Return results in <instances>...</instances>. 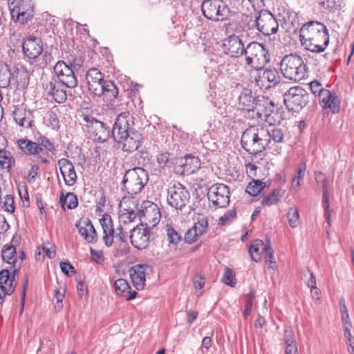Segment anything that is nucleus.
Instances as JSON below:
<instances>
[{"label":"nucleus","instance_id":"f257e3e1","mask_svg":"<svg viewBox=\"0 0 354 354\" xmlns=\"http://www.w3.org/2000/svg\"><path fill=\"white\" fill-rule=\"evenodd\" d=\"M286 129L280 125L258 124L248 127L242 133L241 145L245 151L252 155L267 149H274V153H281L279 145L285 142Z\"/></svg>","mask_w":354,"mask_h":354},{"label":"nucleus","instance_id":"f03ea898","mask_svg":"<svg viewBox=\"0 0 354 354\" xmlns=\"http://www.w3.org/2000/svg\"><path fill=\"white\" fill-rule=\"evenodd\" d=\"M133 120L129 112H122L118 115L112 128V136L124 152L132 153L142 143V134L133 129Z\"/></svg>","mask_w":354,"mask_h":354},{"label":"nucleus","instance_id":"7ed1b4c3","mask_svg":"<svg viewBox=\"0 0 354 354\" xmlns=\"http://www.w3.org/2000/svg\"><path fill=\"white\" fill-rule=\"evenodd\" d=\"M301 44L313 53L323 52L329 43L328 31L320 22L311 21L302 26L299 30Z\"/></svg>","mask_w":354,"mask_h":354},{"label":"nucleus","instance_id":"20e7f679","mask_svg":"<svg viewBox=\"0 0 354 354\" xmlns=\"http://www.w3.org/2000/svg\"><path fill=\"white\" fill-rule=\"evenodd\" d=\"M239 104L241 109L248 111H257V114L261 119L268 120L273 111L274 103L266 99L263 96H258L257 98L252 95L251 90L243 88L239 97Z\"/></svg>","mask_w":354,"mask_h":354},{"label":"nucleus","instance_id":"39448f33","mask_svg":"<svg viewBox=\"0 0 354 354\" xmlns=\"http://www.w3.org/2000/svg\"><path fill=\"white\" fill-rule=\"evenodd\" d=\"M280 70L286 79L299 82L306 77L307 66L301 56L291 53L281 59Z\"/></svg>","mask_w":354,"mask_h":354},{"label":"nucleus","instance_id":"423d86ee","mask_svg":"<svg viewBox=\"0 0 354 354\" xmlns=\"http://www.w3.org/2000/svg\"><path fill=\"white\" fill-rule=\"evenodd\" d=\"M243 55L245 66L256 70H263L270 62L268 50L265 46L257 41L250 42L245 46Z\"/></svg>","mask_w":354,"mask_h":354},{"label":"nucleus","instance_id":"0eeeda50","mask_svg":"<svg viewBox=\"0 0 354 354\" xmlns=\"http://www.w3.org/2000/svg\"><path fill=\"white\" fill-rule=\"evenodd\" d=\"M148 181V172L138 167L127 170L122 183L128 194L136 195L142 191Z\"/></svg>","mask_w":354,"mask_h":354},{"label":"nucleus","instance_id":"6e6552de","mask_svg":"<svg viewBox=\"0 0 354 354\" xmlns=\"http://www.w3.org/2000/svg\"><path fill=\"white\" fill-rule=\"evenodd\" d=\"M83 122L87 128V131L91 135L93 140L104 142L112 136L110 126L106 123L96 120L88 113L83 112L81 115Z\"/></svg>","mask_w":354,"mask_h":354},{"label":"nucleus","instance_id":"1a4fd4ad","mask_svg":"<svg viewBox=\"0 0 354 354\" xmlns=\"http://www.w3.org/2000/svg\"><path fill=\"white\" fill-rule=\"evenodd\" d=\"M201 10L205 18L214 21L225 20L230 16V8L223 0H204Z\"/></svg>","mask_w":354,"mask_h":354},{"label":"nucleus","instance_id":"9d476101","mask_svg":"<svg viewBox=\"0 0 354 354\" xmlns=\"http://www.w3.org/2000/svg\"><path fill=\"white\" fill-rule=\"evenodd\" d=\"M284 104L290 111L299 112L309 101L308 92L301 86L291 87L285 93Z\"/></svg>","mask_w":354,"mask_h":354},{"label":"nucleus","instance_id":"9b49d317","mask_svg":"<svg viewBox=\"0 0 354 354\" xmlns=\"http://www.w3.org/2000/svg\"><path fill=\"white\" fill-rule=\"evenodd\" d=\"M167 203L177 210H182L190 199V193L182 184L178 183L168 189Z\"/></svg>","mask_w":354,"mask_h":354},{"label":"nucleus","instance_id":"f8f14e48","mask_svg":"<svg viewBox=\"0 0 354 354\" xmlns=\"http://www.w3.org/2000/svg\"><path fill=\"white\" fill-rule=\"evenodd\" d=\"M9 8L13 20L21 24L26 23L33 15V5L31 0H17L16 5L12 7L14 1L10 3Z\"/></svg>","mask_w":354,"mask_h":354},{"label":"nucleus","instance_id":"ddd939ff","mask_svg":"<svg viewBox=\"0 0 354 354\" xmlns=\"http://www.w3.org/2000/svg\"><path fill=\"white\" fill-rule=\"evenodd\" d=\"M230 189L223 183H216L208 189L207 198L214 206L223 208L230 203Z\"/></svg>","mask_w":354,"mask_h":354},{"label":"nucleus","instance_id":"4468645a","mask_svg":"<svg viewBox=\"0 0 354 354\" xmlns=\"http://www.w3.org/2000/svg\"><path fill=\"white\" fill-rule=\"evenodd\" d=\"M55 76L64 84L68 88H73L77 86L78 81L72 66L66 64L64 61H58L53 68Z\"/></svg>","mask_w":354,"mask_h":354},{"label":"nucleus","instance_id":"2eb2a0df","mask_svg":"<svg viewBox=\"0 0 354 354\" xmlns=\"http://www.w3.org/2000/svg\"><path fill=\"white\" fill-rule=\"evenodd\" d=\"M257 29L265 35H271L278 31L279 24L270 12H261L256 18Z\"/></svg>","mask_w":354,"mask_h":354},{"label":"nucleus","instance_id":"dca6fc26","mask_svg":"<svg viewBox=\"0 0 354 354\" xmlns=\"http://www.w3.org/2000/svg\"><path fill=\"white\" fill-rule=\"evenodd\" d=\"M86 80L90 93L94 97H100L102 86L106 82L104 75L97 68H89L86 74Z\"/></svg>","mask_w":354,"mask_h":354},{"label":"nucleus","instance_id":"f3484780","mask_svg":"<svg viewBox=\"0 0 354 354\" xmlns=\"http://www.w3.org/2000/svg\"><path fill=\"white\" fill-rule=\"evenodd\" d=\"M55 151L54 144L46 136H39L37 138V144L32 156L36 157L39 163L49 162V152Z\"/></svg>","mask_w":354,"mask_h":354},{"label":"nucleus","instance_id":"a211bd4d","mask_svg":"<svg viewBox=\"0 0 354 354\" xmlns=\"http://www.w3.org/2000/svg\"><path fill=\"white\" fill-rule=\"evenodd\" d=\"M222 49L230 57L239 58L244 55L245 47L239 36L232 35L223 41Z\"/></svg>","mask_w":354,"mask_h":354},{"label":"nucleus","instance_id":"6ab92c4d","mask_svg":"<svg viewBox=\"0 0 354 354\" xmlns=\"http://www.w3.org/2000/svg\"><path fill=\"white\" fill-rule=\"evenodd\" d=\"M66 88L68 87L64 84L53 77L44 84V88L46 92L48 95L52 96L53 100L57 103L66 102L67 99Z\"/></svg>","mask_w":354,"mask_h":354},{"label":"nucleus","instance_id":"aec40b11","mask_svg":"<svg viewBox=\"0 0 354 354\" xmlns=\"http://www.w3.org/2000/svg\"><path fill=\"white\" fill-rule=\"evenodd\" d=\"M130 241L136 248L143 250L149 244L150 234L149 227H144L141 223L140 226L137 225L131 231Z\"/></svg>","mask_w":354,"mask_h":354},{"label":"nucleus","instance_id":"412c9836","mask_svg":"<svg viewBox=\"0 0 354 354\" xmlns=\"http://www.w3.org/2000/svg\"><path fill=\"white\" fill-rule=\"evenodd\" d=\"M176 167L177 171L183 175H189L195 173L201 167L200 159L191 154L180 158Z\"/></svg>","mask_w":354,"mask_h":354},{"label":"nucleus","instance_id":"4be33fe9","mask_svg":"<svg viewBox=\"0 0 354 354\" xmlns=\"http://www.w3.org/2000/svg\"><path fill=\"white\" fill-rule=\"evenodd\" d=\"M24 53L29 59H35L43 52V43L40 38L29 36L23 43Z\"/></svg>","mask_w":354,"mask_h":354},{"label":"nucleus","instance_id":"5701e85b","mask_svg":"<svg viewBox=\"0 0 354 354\" xmlns=\"http://www.w3.org/2000/svg\"><path fill=\"white\" fill-rule=\"evenodd\" d=\"M60 173L64 183L68 186L74 185L77 180V176L73 164L66 158H61L57 161Z\"/></svg>","mask_w":354,"mask_h":354},{"label":"nucleus","instance_id":"b1692460","mask_svg":"<svg viewBox=\"0 0 354 354\" xmlns=\"http://www.w3.org/2000/svg\"><path fill=\"white\" fill-rule=\"evenodd\" d=\"M76 227L78 229L80 234L84 239L89 243H95L97 239V235L95 229L92 223L88 218L80 220Z\"/></svg>","mask_w":354,"mask_h":354},{"label":"nucleus","instance_id":"393cba45","mask_svg":"<svg viewBox=\"0 0 354 354\" xmlns=\"http://www.w3.org/2000/svg\"><path fill=\"white\" fill-rule=\"evenodd\" d=\"M100 223L103 230L102 240L106 246L111 247L113 243L115 233L111 216L109 214H103Z\"/></svg>","mask_w":354,"mask_h":354},{"label":"nucleus","instance_id":"a878e982","mask_svg":"<svg viewBox=\"0 0 354 354\" xmlns=\"http://www.w3.org/2000/svg\"><path fill=\"white\" fill-rule=\"evenodd\" d=\"M13 118L16 123L20 127L31 128L34 122L33 115L30 110L23 106H19L13 111Z\"/></svg>","mask_w":354,"mask_h":354},{"label":"nucleus","instance_id":"bb28decb","mask_svg":"<svg viewBox=\"0 0 354 354\" xmlns=\"http://www.w3.org/2000/svg\"><path fill=\"white\" fill-rule=\"evenodd\" d=\"M132 282L137 290L143 289L145 285V266L144 265H136L131 273Z\"/></svg>","mask_w":354,"mask_h":354},{"label":"nucleus","instance_id":"cd10ccee","mask_svg":"<svg viewBox=\"0 0 354 354\" xmlns=\"http://www.w3.org/2000/svg\"><path fill=\"white\" fill-rule=\"evenodd\" d=\"M102 93L100 97H104V100L108 102H114L118 95V89L116 85L111 81H107L102 86Z\"/></svg>","mask_w":354,"mask_h":354},{"label":"nucleus","instance_id":"c85d7f7f","mask_svg":"<svg viewBox=\"0 0 354 354\" xmlns=\"http://www.w3.org/2000/svg\"><path fill=\"white\" fill-rule=\"evenodd\" d=\"M142 214L146 225H151L155 226L160 221V214L159 210L153 205H150L145 210L142 211Z\"/></svg>","mask_w":354,"mask_h":354},{"label":"nucleus","instance_id":"c756f323","mask_svg":"<svg viewBox=\"0 0 354 354\" xmlns=\"http://www.w3.org/2000/svg\"><path fill=\"white\" fill-rule=\"evenodd\" d=\"M15 165V159L11 153L5 149H0V167L10 172L12 167Z\"/></svg>","mask_w":354,"mask_h":354},{"label":"nucleus","instance_id":"7c9ffc66","mask_svg":"<svg viewBox=\"0 0 354 354\" xmlns=\"http://www.w3.org/2000/svg\"><path fill=\"white\" fill-rule=\"evenodd\" d=\"M37 144L36 141H32L27 138H21L16 141V145L26 156H32Z\"/></svg>","mask_w":354,"mask_h":354},{"label":"nucleus","instance_id":"2f4dec72","mask_svg":"<svg viewBox=\"0 0 354 354\" xmlns=\"http://www.w3.org/2000/svg\"><path fill=\"white\" fill-rule=\"evenodd\" d=\"M285 190L281 188L274 189L272 192L263 197L261 201L263 205L270 206L277 204L283 196Z\"/></svg>","mask_w":354,"mask_h":354},{"label":"nucleus","instance_id":"473e14b6","mask_svg":"<svg viewBox=\"0 0 354 354\" xmlns=\"http://www.w3.org/2000/svg\"><path fill=\"white\" fill-rule=\"evenodd\" d=\"M266 247V244L263 241L256 239L252 242L248 250V252L251 259L255 262H258L261 259V252H263V248Z\"/></svg>","mask_w":354,"mask_h":354},{"label":"nucleus","instance_id":"72a5a7b5","mask_svg":"<svg viewBox=\"0 0 354 354\" xmlns=\"http://www.w3.org/2000/svg\"><path fill=\"white\" fill-rule=\"evenodd\" d=\"M12 77H15L18 83L23 85L27 84L29 82V72L25 66L21 64H17L12 72Z\"/></svg>","mask_w":354,"mask_h":354},{"label":"nucleus","instance_id":"f704fd0d","mask_svg":"<svg viewBox=\"0 0 354 354\" xmlns=\"http://www.w3.org/2000/svg\"><path fill=\"white\" fill-rule=\"evenodd\" d=\"M16 248L12 244L5 245L1 250V257L3 261L8 264L18 262L16 258Z\"/></svg>","mask_w":354,"mask_h":354},{"label":"nucleus","instance_id":"c9c22d12","mask_svg":"<svg viewBox=\"0 0 354 354\" xmlns=\"http://www.w3.org/2000/svg\"><path fill=\"white\" fill-rule=\"evenodd\" d=\"M59 202L62 206L66 205L69 209L75 208L78 205L77 197L72 192H68L66 195H64V192H62Z\"/></svg>","mask_w":354,"mask_h":354},{"label":"nucleus","instance_id":"e433bc0d","mask_svg":"<svg viewBox=\"0 0 354 354\" xmlns=\"http://www.w3.org/2000/svg\"><path fill=\"white\" fill-rule=\"evenodd\" d=\"M262 77L264 80L272 84L274 86L279 83L280 76L275 68H266L262 73Z\"/></svg>","mask_w":354,"mask_h":354},{"label":"nucleus","instance_id":"4c0bfd02","mask_svg":"<svg viewBox=\"0 0 354 354\" xmlns=\"http://www.w3.org/2000/svg\"><path fill=\"white\" fill-rule=\"evenodd\" d=\"M113 244H114L113 253L115 257H124L127 255L130 251V247L127 241H113Z\"/></svg>","mask_w":354,"mask_h":354},{"label":"nucleus","instance_id":"58836bf2","mask_svg":"<svg viewBox=\"0 0 354 354\" xmlns=\"http://www.w3.org/2000/svg\"><path fill=\"white\" fill-rule=\"evenodd\" d=\"M340 306V314H341V319L343 324L344 329L346 328H352V323L351 322L348 311L347 307L346 306L345 299L344 298H341L339 301Z\"/></svg>","mask_w":354,"mask_h":354},{"label":"nucleus","instance_id":"ea45409f","mask_svg":"<svg viewBox=\"0 0 354 354\" xmlns=\"http://www.w3.org/2000/svg\"><path fill=\"white\" fill-rule=\"evenodd\" d=\"M266 187V183L260 180H253L247 187L246 192L252 196L258 195Z\"/></svg>","mask_w":354,"mask_h":354},{"label":"nucleus","instance_id":"a19ab883","mask_svg":"<svg viewBox=\"0 0 354 354\" xmlns=\"http://www.w3.org/2000/svg\"><path fill=\"white\" fill-rule=\"evenodd\" d=\"M315 179L316 183L321 185L323 189V198H329L328 196V179L321 171H315Z\"/></svg>","mask_w":354,"mask_h":354},{"label":"nucleus","instance_id":"79ce46f5","mask_svg":"<svg viewBox=\"0 0 354 354\" xmlns=\"http://www.w3.org/2000/svg\"><path fill=\"white\" fill-rule=\"evenodd\" d=\"M114 288L115 293L122 297H126V293L131 289L129 284L124 279H117L114 283Z\"/></svg>","mask_w":354,"mask_h":354},{"label":"nucleus","instance_id":"37998d69","mask_svg":"<svg viewBox=\"0 0 354 354\" xmlns=\"http://www.w3.org/2000/svg\"><path fill=\"white\" fill-rule=\"evenodd\" d=\"M10 76L7 64L0 62V86L6 87L10 84Z\"/></svg>","mask_w":354,"mask_h":354},{"label":"nucleus","instance_id":"c03bdc74","mask_svg":"<svg viewBox=\"0 0 354 354\" xmlns=\"http://www.w3.org/2000/svg\"><path fill=\"white\" fill-rule=\"evenodd\" d=\"M263 252L266 254L265 259L266 263L270 264L268 268L274 270V268L272 266V263H275L274 251L271 247L270 241L268 239H266V247L263 248Z\"/></svg>","mask_w":354,"mask_h":354},{"label":"nucleus","instance_id":"a18cd8bd","mask_svg":"<svg viewBox=\"0 0 354 354\" xmlns=\"http://www.w3.org/2000/svg\"><path fill=\"white\" fill-rule=\"evenodd\" d=\"M287 217L289 225L295 228L298 225L299 214V211L296 207H290L287 212Z\"/></svg>","mask_w":354,"mask_h":354},{"label":"nucleus","instance_id":"49530a36","mask_svg":"<svg viewBox=\"0 0 354 354\" xmlns=\"http://www.w3.org/2000/svg\"><path fill=\"white\" fill-rule=\"evenodd\" d=\"M235 273L234 272L229 268H225V272L222 279L223 283L230 287H234L236 284L235 281Z\"/></svg>","mask_w":354,"mask_h":354},{"label":"nucleus","instance_id":"de8ad7c7","mask_svg":"<svg viewBox=\"0 0 354 354\" xmlns=\"http://www.w3.org/2000/svg\"><path fill=\"white\" fill-rule=\"evenodd\" d=\"M166 231L168 241L171 244H178L181 239V237L178 233L169 225H167Z\"/></svg>","mask_w":354,"mask_h":354},{"label":"nucleus","instance_id":"09e8293b","mask_svg":"<svg viewBox=\"0 0 354 354\" xmlns=\"http://www.w3.org/2000/svg\"><path fill=\"white\" fill-rule=\"evenodd\" d=\"M323 108L329 109L333 113L339 112L340 109V101L337 96L333 94V95H332V97L328 100L327 104H326V106H323Z\"/></svg>","mask_w":354,"mask_h":354},{"label":"nucleus","instance_id":"8fccbe9b","mask_svg":"<svg viewBox=\"0 0 354 354\" xmlns=\"http://www.w3.org/2000/svg\"><path fill=\"white\" fill-rule=\"evenodd\" d=\"M192 227L201 236L207 232V229L208 227L207 218L205 217H203L202 218L199 219L196 223H195Z\"/></svg>","mask_w":354,"mask_h":354},{"label":"nucleus","instance_id":"3c124183","mask_svg":"<svg viewBox=\"0 0 354 354\" xmlns=\"http://www.w3.org/2000/svg\"><path fill=\"white\" fill-rule=\"evenodd\" d=\"M14 277H10V272L8 269H3L0 271V285H13Z\"/></svg>","mask_w":354,"mask_h":354},{"label":"nucleus","instance_id":"603ef678","mask_svg":"<svg viewBox=\"0 0 354 354\" xmlns=\"http://www.w3.org/2000/svg\"><path fill=\"white\" fill-rule=\"evenodd\" d=\"M306 170V161L303 160L298 165L297 173L294 176V182L297 181V187L300 186V180H302L304 176L305 171Z\"/></svg>","mask_w":354,"mask_h":354},{"label":"nucleus","instance_id":"864d4df0","mask_svg":"<svg viewBox=\"0 0 354 354\" xmlns=\"http://www.w3.org/2000/svg\"><path fill=\"white\" fill-rule=\"evenodd\" d=\"M236 212L235 209L227 211L223 216L219 218L218 224L226 225L229 224L236 217Z\"/></svg>","mask_w":354,"mask_h":354},{"label":"nucleus","instance_id":"5fc2aeb1","mask_svg":"<svg viewBox=\"0 0 354 354\" xmlns=\"http://www.w3.org/2000/svg\"><path fill=\"white\" fill-rule=\"evenodd\" d=\"M3 209L9 213H13L15 209L14 197L12 195H6L3 201Z\"/></svg>","mask_w":354,"mask_h":354},{"label":"nucleus","instance_id":"6e6d98bb","mask_svg":"<svg viewBox=\"0 0 354 354\" xmlns=\"http://www.w3.org/2000/svg\"><path fill=\"white\" fill-rule=\"evenodd\" d=\"M200 237L201 235L192 227L185 233L184 239L187 243L191 244L196 241Z\"/></svg>","mask_w":354,"mask_h":354},{"label":"nucleus","instance_id":"4d7b16f0","mask_svg":"<svg viewBox=\"0 0 354 354\" xmlns=\"http://www.w3.org/2000/svg\"><path fill=\"white\" fill-rule=\"evenodd\" d=\"M15 291V286L10 283L9 286L0 285V304L4 302L6 295H11Z\"/></svg>","mask_w":354,"mask_h":354},{"label":"nucleus","instance_id":"13d9d810","mask_svg":"<svg viewBox=\"0 0 354 354\" xmlns=\"http://www.w3.org/2000/svg\"><path fill=\"white\" fill-rule=\"evenodd\" d=\"M318 98L320 104L322 106H326V104L328 102V100L333 95V93H332L330 91L327 89H324L318 95Z\"/></svg>","mask_w":354,"mask_h":354},{"label":"nucleus","instance_id":"bf43d9fd","mask_svg":"<svg viewBox=\"0 0 354 354\" xmlns=\"http://www.w3.org/2000/svg\"><path fill=\"white\" fill-rule=\"evenodd\" d=\"M284 343L285 344L296 343L295 334L291 326H286L285 327Z\"/></svg>","mask_w":354,"mask_h":354},{"label":"nucleus","instance_id":"052dcab7","mask_svg":"<svg viewBox=\"0 0 354 354\" xmlns=\"http://www.w3.org/2000/svg\"><path fill=\"white\" fill-rule=\"evenodd\" d=\"M157 162L160 169H165L169 161L168 153H161L157 156Z\"/></svg>","mask_w":354,"mask_h":354},{"label":"nucleus","instance_id":"680f3d73","mask_svg":"<svg viewBox=\"0 0 354 354\" xmlns=\"http://www.w3.org/2000/svg\"><path fill=\"white\" fill-rule=\"evenodd\" d=\"M262 70H256L255 68H250V75L258 86L263 85V79L262 74H261Z\"/></svg>","mask_w":354,"mask_h":354},{"label":"nucleus","instance_id":"e2e57ef3","mask_svg":"<svg viewBox=\"0 0 354 354\" xmlns=\"http://www.w3.org/2000/svg\"><path fill=\"white\" fill-rule=\"evenodd\" d=\"M324 216L326 218L327 224L329 227L330 225V223H331L330 216H331V212H332V210L330 209V207H329V198H328L327 199L324 198Z\"/></svg>","mask_w":354,"mask_h":354},{"label":"nucleus","instance_id":"0e129e2a","mask_svg":"<svg viewBox=\"0 0 354 354\" xmlns=\"http://www.w3.org/2000/svg\"><path fill=\"white\" fill-rule=\"evenodd\" d=\"M91 256L93 261L100 263H102L104 260V257L103 255V252L100 250H95L93 248L90 249Z\"/></svg>","mask_w":354,"mask_h":354},{"label":"nucleus","instance_id":"69168bd1","mask_svg":"<svg viewBox=\"0 0 354 354\" xmlns=\"http://www.w3.org/2000/svg\"><path fill=\"white\" fill-rule=\"evenodd\" d=\"M309 86L310 88L312 93L314 95H317V94L318 95L319 93H320L322 91H324L325 89L322 87V84L317 80L312 81L309 84Z\"/></svg>","mask_w":354,"mask_h":354},{"label":"nucleus","instance_id":"338daca9","mask_svg":"<svg viewBox=\"0 0 354 354\" xmlns=\"http://www.w3.org/2000/svg\"><path fill=\"white\" fill-rule=\"evenodd\" d=\"M55 297L57 299V304L55 305V308L59 310H61L63 307L62 301L64 298V290L62 292H60V290L58 289L55 291Z\"/></svg>","mask_w":354,"mask_h":354},{"label":"nucleus","instance_id":"774afa93","mask_svg":"<svg viewBox=\"0 0 354 354\" xmlns=\"http://www.w3.org/2000/svg\"><path fill=\"white\" fill-rule=\"evenodd\" d=\"M136 218V214L133 210L127 212V213H123L121 215V218L124 223H131Z\"/></svg>","mask_w":354,"mask_h":354}]
</instances>
